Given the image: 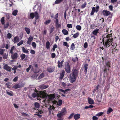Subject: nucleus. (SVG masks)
Listing matches in <instances>:
<instances>
[{
	"label": "nucleus",
	"mask_w": 120,
	"mask_h": 120,
	"mask_svg": "<svg viewBox=\"0 0 120 120\" xmlns=\"http://www.w3.org/2000/svg\"><path fill=\"white\" fill-rule=\"evenodd\" d=\"M51 20H47L45 22H44V24L45 25H48L51 22Z\"/></svg>",
	"instance_id": "obj_50"
},
{
	"label": "nucleus",
	"mask_w": 120,
	"mask_h": 120,
	"mask_svg": "<svg viewBox=\"0 0 120 120\" xmlns=\"http://www.w3.org/2000/svg\"><path fill=\"white\" fill-rule=\"evenodd\" d=\"M3 68L8 71L11 72V71L12 68L9 66L8 64H5Z\"/></svg>",
	"instance_id": "obj_7"
},
{
	"label": "nucleus",
	"mask_w": 120,
	"mask_h": 120,
	"mask_svg": "<svg viewBox=\"0 0 120 120\" xmlns=\"http://www.w3.org/2000/svg\"><path fill=\"white\" fill-rule=\"evenodd\" d=\"M44 76V74L42 73L40 75H39L38 77V78L39 79H41L42 78H43Z\"/></svg>",
	"instance_id": "obj_46"
},
{
	"label": "nucleus",
	"mask_w": 120,
	"mask_h": 120,
	"mask_svg": "<svg viewBox=\"0 0 120 120\" xmlns=\"http://www.w3.org/2000/svg\"><path fill=\"white\" fill-rule=\"evenodd\" d=\"M102 13L104 16H108L111 13L110 11L105 10H103Z\"/></svg>",
	"instance_id": "obj_10"
},
{
	"label": "nucleus",
	"mask_w": 120,
	"mask_h": 120,
	"mask_svg": "<svg viewBox=\"0 0 120 120\" xmlns=\"http://www.w3.org/2000/svg\"><path fill=\"white\" fill-rule=\"evenodd\" d=\"M46 48L47 49H48L50 47V43L49 41H47L46 43Z\"/></svg>",
	"instance_id": "obj_27"
},
{
	"label": "nucleus",
	"mask_w": 120,
	"mask_h": 120,
	"mask_svg": "<svg viewBox=\"0 0 120 120\" xmlns=\"http://www.w3.org/2000/svg\"><path fill=\"white\" fill-rule=\"evenodd\" d=\"M88 64H86L84 65V71L85 73H87V71L88 69Z\"/></svg>",
	"instance_id": "obj_19"
},
{
	"label": "nucleus",
	"mask_w": 120,
	"mask_h": 120,
	"mask_svg": "<svg viewBox=\"0 0 120 120\" xmlns=\"http://www.w3.org/2000/svg\"><path fill=\"white\" fill-rule=\"evenodd\" d=\"M76 29L79 30H80L82 28L81 26L80 25H77L76 27Z\"/></svg>",
	"instance_id": "obj_41"
},
{
	"label": "nucleus",
	"mask_w": 120,
	"mask_h": 120,
	"mask_svg": "<svg viewBox=\"0 0 120 120\" xmlns=\"http://www.w3.org/2000/svg\"><path fill=\"white\" fill-rule=\"evenodd\" d=\"M79 32L76 33L74 34L73 36V37L74 38H76L78 37L79 35Z\"/></svg>",
	"instance_id": "obj_35"
},
{
	"label": "nucleus",
	"mask_w": 120,
	"mask_h": 120,
	"mask_svg": "<svg viewBox=\"0 0 120 120\" xmlns=\"http://www.w3.org/2000/svg\"><path fill=\"white\" fill-rule=\"evenodd\" d=\"M47 71L49 72H52L54 71V70L52 68H49L47 69Z\"/></svg>",
	"instance_id": "obj_38"
},
{
	"label": "nucleus",
	"mask_w": 120,
	"mask_h": 120,
	"mask_svg": "<svg viewBox=\"0 0 120 120\" xmlns=\"http://www.w3.org/2000/svg\"><path fill=\"white\" fill-rule=\"evenodd\" d=\"M34 38L32 36H30L29 38L27 41V44L29 45L31 44L32 41L33 39Z\"/></svg>",
	"instance_id": "obj_13"
},
{
	"label": "nucleus",
	"mask_w": 120,
	"mask_h": 120,
	"mask_svg": "<svg viewBox=\"0 0 120 120\" xmlns=\"http://www.w3.org/2000/svg\"><path fill=\"white\" fill-rule=\"evenodd\" d=\"M112 34H104L103 36V43L105 48H109L111 46H114L113 38Z\"/></svg>",
	"instance_id": "obj_1"
},
{
	"label": "nucleus",
	"mask_w": 120,
	"mask_h": 120,
	"mask_svg": "<svg viewBox=\"0 0 120 120\" xmlns=\"http://www.w3.org/2000/svg\"><path fill=\"white\" fill-rule=\"evenodd\" d=\"M78 58L77 57L72 58V60L74 62H76L78 60Z\"/></svg>",
	"instance_id": "obj_42"
},
{
	"label": "nucleus",
	"mask_w": 120,
	"mask_h": 120,
	"mask_svg": "<svg viewBox=\"0 0 120 120\" xmlns=\"http://www.w3.org/2000/svg\"><path fill=\"white\" fill-rule=\"evenodd\" d=\"M4 17H2L0 21L2 25H4L5 23Z\"/></svg>",
	"instance_id": "obj_29"
},
{
	"label": "nucleus",
	"mask_w": 120,
	"mask_h": 120,
	"mask_svg": "<svg viewBox=\"0 0 120 120\" xmlns=\"http://www.w3.org/2000/svg\"><path fill=\"white\" fill-rule=\"evenodd\" d=\"M23 42L24 41L23 40H21L17 44V45L18 46H19L23 44Z\"/></svg>",
	"instance_id": "obj_45"
},
{
	"label": "nucleus",
	"mask_w": 120,
	"mask_h": 120,
	"mask_svg": "<svg viewBox=\"0 0 120 120\" xmlns=\"http://www.w3.org/2000/svg\"><path fill=\"white\" fill-rule=\"evenodd\" d=\"M18 53L15 52L11 54V57L13 60H15L18 58Z\"/></svg>",
	"instance_id": "obj_8"
},
{
	"label": "nucleus",
	"mask_w": 120,
	"mask_h": 120,
	"mask_svg": "<svg viewBox=\"0 0 120 120\" xmlns=\"http://www.w3.org/2000/svg\"><path fill=\"white\" fill-rule=\"evenodd\" d=\"M66 113V109H65L64 108L62 109L60 113H58L57 114V116L59 118H60L65 114Z\"/></svg>",
	"instance_id": "obj_6"
},
{
	"label": "nucleus",
	"mask_w": 120,
	"mask_h": 120,
	"mask_svg": "<svg viewBox=\"0 0 120 120\" xmlns=\"http://www.w3.org/2000/svg\"><path fill=\"white\" fill-rule=\"evenodd\" d=\"M64 62V60H62L61 62H60V60H59L57 62V66L59 68H61L63 66V64Z\"/></svg>",
	"instance_id": "obj_12"
},
{
	"label": "nucleus",
	"mask_w": 120,
	"mask_h": 120,
	"mask_svg": "<svg viewBox=\"0 0 120 120\" xmlns=\"http://www.w3.org/2000/svg\"><path fill=\"white\" fill-rule=\"evenodd\" d=\"M67 26L68 28H72V27L71 24H68L67 25Z\"/></svg>",
	"instance_id": "obj_61"
},
{
	"label": "nucleus",
	"mask_w": 120,
	"mask_h": 120,
	"mask_svg": "<svg viewBox=\"0 0 120 120\" xmlns=\"http://www.w3.org/2000/svg\"><path fill=\"white\" fill-rule=\"evenodd\" d=\"M88 103L90 104H94V100L90 98H88Z\"/></svg>",
	"instance_id": "obj_17"
},
{
	"label": "nucleus",
	"mask_w": 120,
	"mask_h": 120,
	"mask_svg": "<svg viewBox=\"0 0 120 120\" xmlns=\"http://www.w3.org/2000/svg\"><path fill=\"white\" fill-rule=\"evenodd\" d=\"M32 67V65H30L28 68L26 69V71L27 72H28L30 69Z\"/></svg>",
	"instance_id": "obj_53"
},
{
	"label": "nucleus",
	"mask_w": 120,
	"mask_h": 120,
	"mask_svg": "<svg viewBox=\"0 0 120 120\" xmlns=\"http://www.w3.org/2000/svg\"><path fill=\"white\" fill-rule=\"evenodd\" d=\"M20 40V39H19V38L18 36H16L14 38L13 42L14 43H17Z\"/></svg>",
	"instance_id": "obj_15"
},
{
	"label": "nucleus",
	"mask_w": 120,
	"mask_h": 120,
	"mask_svg": "<svg viewBox=\"0 0 120 120\" xmlns=\"http://www.w3.org/2000/svg\"><path fill=\"white\" fill-rule=\"evenodd\" d=\"M74 113H72L68 117V119H70L74 116Z\"/></svg>",
	"instance_id": "obj_48"
},
{
	"label": "nucleus",
	"mask_w": 120,
	"mask_h": 120,
	"mask_svg": "<svg viewBox=\"0 0 120 120\" xmlns=\"http://www.w3.org/2000/svg\"><path fill=\"white\" fill-rule=\"evenodd\" d=\"M84 47L85 48H86L88 47V44L87 42H85L84 44Z\"/></svg>",
	"instance_id": "obj_58"
},
{
	"label": "nucleus",
	"mask_w": 120,
	"mask_h": 120,
	"mask_svg": "<svg viewBox=\"0 0 120 120\" xmlns=\"http://www.w3.org/2000/svg\"><path fill=\"white\" fill-rule=\"evenodd\" d=\"M64 67L65 71L68 73H69L71 72V67L68 62L65 63Z\"/></svg>",
	"instance_id": "obj_5"
},
{
	"label": "nucleus",
	"mask_w": 120,
	"mask_h": 120,
	"mask_svg": "<svg viewBox=\"0 0 120 120\" xmlns=\"http://www.w3.org/2000/svg\"><path fill=\"white\" fill-rule=\"evenodd\" d=\"M103 113V112H100L98 113L96 115L98 116H100L102 115Z\"/></svg>",
	"instance_id": "obj_44"
},
{
	"label": "nucleus",
	"mask_w": 120,
	"mask_h": 120,
	"mask_svg": "<svg viewBox=\"0 0 120 120\" xmlns=\"http://www.w3.org/2000/svg\"><path fill=\"white\" fill-rule=\"evenodd\" d=\"M56 25L57 28L60 27L61 26V25L60 24H59L58 23L56 24Z\"/></svg>",
	"instance_id": "obj_62"
},
{
	"label": "nucleus",
	"mask_w": 120,
	"mask_h": 120,
	"mask_svg": "<svg viewBox=\"0 0 120 120\" xmlns=\"http://www.w3.org/2000/svg\"><path fill=\"white\" fill-rule=\"evenodd\" d=\"M10 92L9 91H6L8 95L10 96H12L13 95L12 94L13 93V92L12 91H10Z\"/></svg>",
	"instance_id": "obj_37"
},
{
	"label": "nucleus",
	"mask_w": 120,
	"mask_h": 120,
	"mask_svg": "<svg viewBox=\"0 0 120 120\" xmlns=\"http://www.w3.org/2000/svg\"><path fill=\"white\" fill-rule=\"evenodd\" d=\"M25 30L26 31L27 33L28 34H30V29L26 27L25 28Z\"/></svg>",
	"instance_id": "obj_30"
},
{
	"label": "nucleus",
	"mask_w": 120,
	"mask_h": 120,
	"mask_svg": "<svg viewBox=\"0 0 120 120\" xmlns=\"http://www.w3.org/2000/svg\"><path fill=\"white\" fill-rule=\"evenodd\" d=\"M35 107L37 108H39L40 106L38 102H35L34 104Z\"/></svg>",
	"instance_id": "obj_43"
},
{
	"label": "nucleus",
	"mask_w": 120,
	"mask_h": 120,
	"mask_svg": "<svg viewBox=\"0 0 120 120\" xmlns=\"http://www.w3.org/2000/svg\"><path fill=\"white\" fill-rule=\"evenodd\" d=\"M6 17L8 19H10V15L11 14L10 13H6Z\"/></svg>",
	"instance_id": "obj_47"
},
{
	"label": "nucleus",
	"mask_w": 120,
	"mask_h": 120,
	"mask_svg": "<svg viewBox=\"0 0 120 120\" xmlns=\"http://www.w3.org/2000/svg\"><path fill=\"white\" fill-rule=\"evenodd\" d=\"M4 50L3 49H0V54L1 55H2L4 53Z\"/></svg>",
	"instance_id": "obj_63"
},
{
	"label": "nucleus",
	"mask_w": 120,
	"mask_h": 120,
	"mask_svg": "<svg viewBox=\"0 0 120 120\" xmlns=\"http://www.w3.org/2000/svg\"><path fill=\"white\" fill-rule=\"evenodd\" d=\"M55 29V28L53 26H52L50 28V29L49 30V32H50V34H51L52 33V32Z\"/></svg>",
	"instance_id": "obj_25"
},
{
	"label": "nucleus",
	"mask_w": 120,
	"mask_h": 120,
	"mask_svg": "<svg viewBox=\"0 0 120 120\" xmlns=\"http://www.w3.org/2000/svg\"><path fill=\"white\" fill-rule=\"evenodd\" d=\"M32 45L33 47L34 48H36V44L34 42H33L32 43Z\"/></svg>",
	"instance_id": "obj_56"
},
{
	"label": "nucleus",
	"mask_w": 120,
	"mask_h": 120,
	"mask_svg": "<svg viewBox=\"0 0 120 120\" xmlns=\"http://www.w3.org/2000/svg\"><path fill=\"white\" fill-rule=\"evenodd\" d=\"M107 70H108V71H109V68H107L106 67H105L104 71V73L103 75L104 77L108 76L109 75V73L108 72Z\"/></svg>",
	"instance_id": "obj_9"
},
{
	"label": "nucleus",
	"mask_w": 120,
	"mask_h": 120,
	"mask_svg": "<svg viewBox=\"0 0 120 120\" xmlns=\"http://www.w3.org/2000/svg\"><path fill=\"white\" fill-rule=\"evenodd\" d=\"M22 52L24 53H27L29 52L28 50L26 49L24 47H22Z\"/></svg>",
	"instance_id": "obj_28"
},
{
	"label": "nucleus",
	"mask_w": 120,
	"mask_h": 120,
	"mask_svg": "<svg viewBox=\"0 0 120 120\" xmlns=\"http://www.w3.org/2000/svg\"><path fill=\"white\" fill-rule=\"evenodd\" d=\"M86 4V2H85L83 4H82L81 5V8H84L85 7Z\"/></svg>",
	"instance_id": "obj_59"
},
{
	"label": "nucleus",
	"mask_w": 120,
	"mask_h": 120,
	"mask_svg": "<svg viewBox=\"0 0 120 120\" xmlns=\"http://www.w3.org/2000/svg\"><path fill=\"white\" fill-rule=\"evenodd\" d=\"M62 101L61 99H59L58 100L57 102V105L59 106H60L62 104Z\"/></svg>",
	"instance_id": "obj_32"
},
{
	"label": "nucleus",
	"mask_w": 120,
	"mask_h": 120,
	"mask_svg": "<svg viewBox=\"0 0 120 120\" xmlns=\"http://www.w3.org/2000/svg\"><path fill=\"white\" fill-rule=\"evenodd\" d=\"M62 84L64 87H65L66 86H69V85H70V84H68L67 85V84H66L65 83H64V82H63L62 83Z\"/></svg>",
	"instance_id": "obj_54"
},
{
	"label": "nucleus",
	"mask_w": 120,
	"mask_h": 120,
	"mask_svg": "<svg viewBox=\"0 0 120 120\" xmlns=\"http://www.w3.org/2000/svg\"><path fill=\"white\" fill-rule=\"evenodd\" d=\"M48 85H42L40 86L39 88L43 90L45 89L48 87Z\"/></svg>",
	"instance_id": "obj_16"
},
{
	"label": "nucleus",
	"mask_w": 120,
	"mask_h": 120,
	"mask_svg": "<svg viewBox=\"0 0 120 120\" xmlns=\"http://www.w3.org/2000/svg\"><path fill=\"white\" fill-rule=\"evenodd\" d=\"M52 109L54 110V109H53V107L51 106H50V107L48 109V110L50 113H51V112L52 111Z\"/></svg>",
	"instance_id": "obj_51"
},
{
	"label": "nucleus",
	"mask_w": 120,
	"mask_h": 120,
	"mask_svg": "<svg viewBox=\"0 0 120 120\" xmlns=\"http://www.w3.org/2000/svg\"><path fill=\"white\" fill-rule=\"evenodd\" d=\"M18 12V11L17 10H15L13 11L12 14L13 15L16 16Z\"/></svg>",
	"instance_id": "obj_23"
},
{
	"label": "nucleus",
	"mask_w": 120,
	"mask_h": 120,
	"mask_svg": "<svg viewBox=\"0 0 120 120\" xmlns=\"http://www.w3.org/2000/svg\"><path fill=\"white\" fill-rule=\"evenodd\" d=\"M62 32L64 35H67L68 33V31L65 29H63L62 31Z\"/></svg>",
	"instance_id": "obj_24"
},
{
	"label": "nucleus",
	"mask_w": 120,
	"mask_h": 120,
	"mask_svg": "<svg viewBox=\"0 0 120 120\" xmlns=\"http://www.w3.org/2000/svg\"><path fill=\"white\" fill-rule=\"evenodd\" d=\"M21 114H22V116H26L27 117H28V115L24 112L22 113H21Z\"/></svg>",
	"instance_id": "obj_57"
},
{
	"label": "nucleus",
	"mask_w": 120,
	"mask_h": 120,
	"mask_svg": "<svg viewBox=\"0 0 120 120\" xmlns=\"http://www.w3.org/2000/svg\"><path fill=\"white\" fill-rule=\"evenodd\" d=\"M24 86V84H21L19 85L18 84H16L15 85L12 87L13 88L16 89L19 88L23 87Z\"/></svg>",
	"instance_id": "obj_11"
},
{
	"label": "nucleus",
	"mask_w": 120,
	"mask_h": 120,
	"mask_svg": "<svg viewBox=\"0 0 120 120\" xmlns=\"http://www.w3.org/2000/svg\"><path fill=\"white\" fill-rule=\"evenodd\" d=\"M26 56L24 54H21L20 56V57L21 58V59L22 60H23L25 58Z\"/></svg>",
	"instance_id": "obj_36"
},
{
	"label": "nucleus",
	"mask_w": 120,
	"mask_h": 120,
	"mask_svg": "<svg viewBox=\"0 0 120 120\" xmlns=\"http://www.w3.org/2000/svg\"><path fill=\"white\" fill-rule=\"evenodd\" d=\"M63 0H56L55 2V4H59L62 2Z\"/></svg>",
	"instance_id": "obj_34"
},
{
	"label": "nucleus",
	"mask_w": 120,
	"mask_h": 120,
	"mask_svg": "<svg viewBox=\"0 0 120 120\" xmlns=\"http://www.w3.org/2000/svg\"><path fill=\"white\" fill-rule=\"evenodd\" d=\"M35 17L36 19H38L40 17V15L37 11L34 12H32L30 15L29 18L30 19H33Z\"/></svg>",
	"instance_id": "obj_4"
},
{
	"label": "nucleus",
	"mask_w": 120,
	"mask_h": 120,
	"mask_svg": "<svg viewBox=\"0 0 120 120\" xmlns=\"http://www.w3.org/2000/svg\"><path fill=\"white\" fill-rule=\"evenodd\" d=\"M75 45L74 43H72L70 49L71 50H73L75 49Z\"/></svg>",
	"instance_id": "obj_39"
},
{
	"label": "nucleus",
	"mask_w": 120,
	"mask_h": 120,
	"mask_svg": "<svg viewBox=\"0 0 120 120\" xmlns=\"http://www.w3.org/2000/svg\"><path fill=\"white\" fill-rule=\"evenodd\" d=\"M40 95L41 97H42V98L43 99L42 101L45 103H46V102H47L48 100V99L47 100H46V99L48 98V97L49 99L50 100H52L55 97L54 94H51L48 95L44 91H41Z\"/></svg>",
	"instance_id": "obj_2"
},
{
	"label": "nucleus",
	"mask_w": 120,
	"mask_h": 120,
	"mask_svg": "<svg viewBox=\"0 0 120 120\" xmlns=\"http://www.w3.org/2000/svg\"><path fill=\"white\" fill-rule=\"evenodd\" d=\"M15 48V47L14 46H13L11 48L10 50L9 51V54H11L13 53V51Z\"/></svg>",
	"instance_id": "obj_22"
},
{
	"label": "nucleus",
	"mask_w": 120,
	"mask_h": 120,
	"mask_svg": "<svg viewBox=\"0 0 120 120\" xmlns=\"http://www.w3.org/2000/svg\"><path fill=\"white\" fill-rule=\"evenodd\" d=\"M4 25V29H6L8 28V26L9 25V23L8 22L6 23V24H4L3 25Z\"/></svg>",
	"instance_id": "obj_33"
},
{
	"label": "nucleus",
	"mask_w": 120,
	"mask_h": 120,
	"mask_svg": "<svg viewBox=\"0 0 120 120\" xmlns=\"http://www.w3.org/2000/svg\"><path fill=\"white\" fill-rule=\"evenodd\" d=\"M41 91H40V93H39V91H38L36 89H35L34 90V91L35 92V93H37L38 94H39V97H40V98H42V97H41L40 96V92H41Z\"/></svg>",
	"instance_id": "obj_52"
},
{
	"label": "nucleus",
	"mask_w": 120,
	"mask_h": 120,
	"mask_svg": "<svg viewBox=\"0 0 120 120\" xmlns=\"http://www.w3.org/2000/svg\"><path fill=\"white\" fill-rule=\"evenodd\" d=\"M8 54H7L6 53H4L3 55V58L4 59H7L8 58Z\"/></svg>",
	"instance_id": "obj_40"
},
{
	"label": "nucleus",
	"mask_w": 120,
	"mask_h": 120,
	"mask_svg": "<svg viewBox=\"0 0 120 120\" xmlns=\"http://www.w3.org/2000/svg\"><path fill=\"white\" fill-rule=\"evenodd\" d=\"M65 71L64 70L62 71V72L60 74V76L59 77L60 81H61L63 79V78L64 75Z\"/></svg>",
	"instance_id": "obj_14"
},
{
	"label": "nucleus",
	"mask_w": 120,
	"mask_h": 120,
	"mask_svg": "<svg viewBox=\"0 0 120 120\" xmlns=\"http://www.w3.org/2000/svg\"><path fill=\"white\" fill-rule=\"evenodd\" d=\"M63 45L66 46H69V45H68L67 43L66 42H63Z\"/></svg>",
	"instance_id": "obj_64"
},
{
	"label": "nucleus",
	"mask_w": 120,
	"mask_h": 120,
	"mask_svg": "<svg viewBox=\"0 0 120 120\" xmlns=\"http://www.w3.org/2000/svg\"><path fill=\"white\" fill-rule=\"evenodd\" d=\"M113 111L112 109L111 108L109 107L107 111V114H109L110 113L112 112Z\"/></svg>",
	"instance_id": "obj_26"
},
{
	"label": "nucleus",
	"mask_w": 120,
	"mask_h": 120,
	"mask_svg": "<svg viewBox=\"0 0 120 120\" xmlns=\"http://www.w3.org/2000/svg\"><path fill=\"white\" fill-rule=\"evenodd\" d=\"M99 30V29H96L93 32V34L97 36V34L98 33Z\"/></svg>",
	"instance_id": "obj_21"
},
{
	"label": "nucleus",
	"mask_w": 120,
	"mask_h": 120,
	"mask_svg": "<svg viewBox=\"0 0 120 120\" xmlns=\"http://www.w3.org/2000/svg\"><path fill=\"white\" fill-rule=\"evenodd\" d=\"M105 64L106 65V66L105 67V68L106 67V68H110L111 67V63L110 61H108V62L105 63Z\"/></svg>",
	"instance_id": "obj_20"
},
{
	"label": "nucleus",
	"mask_w": 120,
	"mask_h": 120,
	"mask_svg": "<svg viewBox=\"0 0 120 120\" xmlns=\"http://www.w3.org/2000/svg\"><path fill=\"white\" fill-rule=\"evenodd\" d=\"M36 96H38V97H39V95L37 93H34L32 94V96L33 98H35Z\"/></svg>",
	"instance_id": "obj_31"
},
{
	"label": "nucleus",
	"mask_w": 120,
	"mask_h": 120,
	"mask_svg": "<svg viewBox=\"0 0 120 120\" xmlns=\"http://www.w3.org/2000/svg\"><path fill=\"white\" fill-rule=\"evenodd\" d=\"M95 25L94 24H91L90 25V28L91 29H94L95 28Z\"/></svg>",
	"instance_id": "obj_55"
},
{
	"label": "nucleus",
	"mask_w": 120,
	"mask_h": 120,
	"mask_svg": "<svg viewBox=\"0 0 120 120\" xmlns=\"http://www.w3.org/2000/svg\"><path fill=\"white\" fill-rule=\"evenodd\" d=\"M11 37L12 35L11 33H9L7 34V37L8 38V39H10L11 38Z\"/></svg>",
	"instance_id": "obj_49"
},
{
	"label": "nucleus",
	"mask_w": 120,
	"mask_h": 120,
	"mask_svg": "<svg viewBox=\"0 0 120 120\" xmlns=\"http://www.w3.org/2000/svg\"><path fill=\"white\" fill-rule=\"evenodd\" d=\"M51 57L52 58H54L56 56L55 54L54 53H53L51 54Z\"/></svg>",
	"instance_id": "obj_60"
},
{
	"label": "nucleus",
	"mask_w": 120,
	"mask_h": 120,
	"mask_svg": "<svg viewBox=\"0 0 120 120\" xmlns=\"http://www.w3.org/2000/svg\"><path fill=\"white\" fill-rule=\"evenodd\" d=\"M80 117V115L79 114L77 113L75 114L74 116V117L75 120L79 119Z\"/></svg>",
	"instance_id": "obj_18"
},
{
	"label": "nucleus",
	"mask_w": 120,
	"mask_h": 120,
	"mask_svg": "<svg viewBox=\"0 0 120 120\" xmlns=\"http://www.w3.org/2000/svg\"><path fill=\"white\" fill-rule=\"evenodd\" d=\"M79 73V70L73 68L72 72L70 75V81L71 82L73 83L75 82L77 78Z\"/></svg>",
	"instance_id": "obj_3"
}]
</instances>
